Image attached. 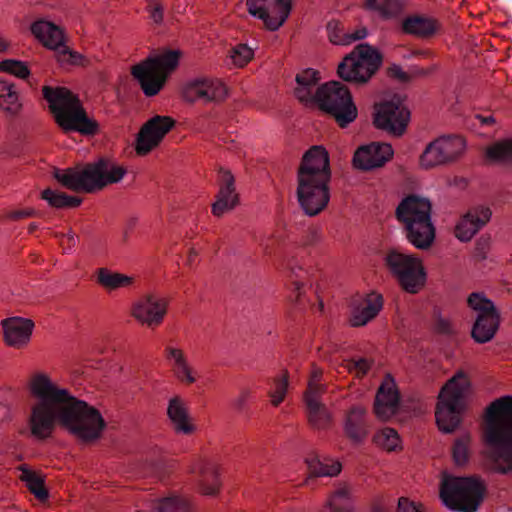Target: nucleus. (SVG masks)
<instances>
[{"label":"nucleus","instance_id":"nucleus-1","mask_svg":"<svg viewBox=\"0 0 512 512\" xmlns=\"http://www.w3.org/2000/svg\"><path fill=\"white\" fill-rule=\"evenodd\" d=\"M29 390L38 399L27 420L30 436L40 442L52 437L56 425L81 443L96 440V407L53 384L46 374H36Z\"/></svg>","mask_w":512,"mask_h":512},{"label":"nucleus","instance_id":"nucleus-2","mask_svg":"<svg viewBox=\"0 0 512 512\" xmlns=\"http://www.w3.org/2000/svg\"><path fill=\"white\" fill-rule=\"evenodd\" d=\"M330 177L327 151L321 146L311 147L303 155L297 173V197L305 214L315 216L327 206Z\"/></svg>","mask_w":512,"mask_h":512},{"label":"nucleus","instance_id":"nucleus-3","mask_svg":"<svg viewBox=\"0 0 512 512\" xmlns=\"http://www.w3.org/2000/svg\"><path fill=\"white\" fill-rule=\"evenodd\" d=\"M510 397L493 401L486 414L483 427V441L487 456L501 474L512 472V413L509 410Z\"/></svg>","mask_w":512,"mask_h":512},{"label":"nucleus","instance_id":"nucleus-4","mask_svg":"<svg viewBox=\"0 0 512 512\" xmlns=\"http://www.w3.org/2000/svg\"><path fill=\"white\" fill-rule=\"evenodd\" d=\"M43 98L55 123L64 132H79L82 135L96 133V121L91 120L78 95L63 86L42 87Z\"/></svg>","mask_w":512,"mask_h":512},{"label":"nucleus","instance_id":"nucleus-5","mask_svg":"<svg viewBox=\"0 0 512 512\" xmlns=\"http://www.w3.org/2000/svg\"><path fill=\"white\" fill-rule=\"evenodd\" d=\"M431 210L427 198L414 194L405 197L396 209L397 219L404 226L407 240L421 250L430 248L435 239Z\"/></svg>","mask_w":512,"mask_h":512},{"label":"nucleus","instance_id":"nucleus-6","mask_svg":"<svg viewBox=\"0 0 512 512\" xmlns=\"http://www.w3.org/2000/svg\"><path fill=\"white\" fill-rule=\"evenodd\" d=\"M485 487L475 477H456L443 473L440 498L449 509L459 512H475L483 500Z\"/></svg>","mask_w":512,"mask_h":512},{"label":"nucleus","instance_id":"nucleus-7","mask_svg":"<svg viewBox=\"0 0 512 512\" xmlns=\"http://www.w3.org/2000/svg\"><path fill=\"white\" fill-rule=\"evenodd\" d=\"M468 387L467 377L459 372L442 388L435 417L438 428L444 433H452L459 426Z\"/></svg>","mask_w":512,"mask_h":512},{"label":"nucleus","instance_id":"nucleus-8","mask_svg":"<svg viewBox=\"0 0 512 512\" xmlns=\"http://www.w3.org/2000/svg\"><path fill=\"white\" fill-rule=\"evenodd\" d=\"M179 58L178 51H167L132 67L131 73L146 96L152 97L159 93L168 75L178 66Z\"/></svg>","mask_w":512,"mask_h":512},{"label":"nucleus","instance_id":"nucleus-9","mask_svg":"<svg viewBox=\"0 0 512 512\" xmlns=\"http://www.w3.org/2000/svg\"><path fill=\"white\" fill-rule=\"evenodd\" d=\"M327 112L340 127H346L357 117V108L347 87L340 82H327L316 89L311 101Z\"/></svg>","mask_w":512,"mask_h":512},{"label":"nucleus","instance_id":"nucleus-10","mask_svg":"<svg viewBox=\"0 0 512 512\" xmlns=\"http://www.w3.org/2000/svg\"><path fill=\"white\" fill-rule=\"evenodd\" d=\"M384 264L401 288L408 293H417L426 282L424 266L420 258L413 254L390 249L385 253Z\"/></svg>","mask_w":512,"mask_h":512},{"label":"nucleus","instance_id":"nucleus-11","mask_svg":"<svg viewBox=\"0 0 512 512\" xmlns=\"http://www.w3.org/2000/svg\"><path fill=\"white\" fill-rule=\"evenodd\" d=\"M381 63V54L372 46L362 43L343 59L337 72L345 81L362 84L375 74Z\"/></svg>","mask_w":512,"mask_h":512},{"label":"nucleus","instance_id":"nucleus-12","mask_svg":"<svg viewBox=\"0 0 512 512\" xmlns=\"http://www.w3.org/2000/svg\"><path fill=\"white\" fill-rule=\"evenodd\" d=\"M468 306L478 312L472 328V337L478 343L490 341L499 327V313L494 303L483 293L473 292L468 296Z\"/></svg>","mask_w":512,"mask_h":512},{"label":"nucleus","instance_id":"nucleus-13","mask_svg":"<svg viewBox=\"0 0 512 512\" xmlns=\"http://www.w3.org/2000/svg\"><path fill=\"white\" fill-rule=\"evenodd\" d=\"M465 141L456 135L442 136L427 145L420 157L422 167L428 169L455 161L464 151Z\"/></svg>","mask_w":512,"mask_h":512},{"label":"nucleus","instance_id":"nucleus-14","mask_svg":"<svg viewBox=\"0 0 512 512\" xmlns=\"http://www.w3.org/2000/svg\"><path fill=\"white\" fill-rule=\"evenodd\" d=\"M409 118L410 113L402 97L396 94L377 106L374 123L378 128L399 136L405 131Z\"/></svg>","mask_w":512,"mask_h":512},{"label":"nucleus","instance_id":"nucleus-15","mask_svg":"<svg viewBox=\"0 0 512 512\" xmlns=\"http://www.w3.org/2000/svg\"><path fill=\"white\" fill-rule=\"evenodd\" d=\"M293 0H247L248 12L261 19L270 31L278 30L288 19Z\"/></svg>","mask_w":512,"mask_h":512},{"label":"nucleus","instance_id":"nucleus-16","mask_svg":"<svg viewBox=\"0 0 512 512\" xmlns=\"http://www.w3.org/2000/svg\"><path fill=\"white\" fill-rule=\"evenodd\" d=\"M321 374L322 371L319 369H315L312 372L304 394L308 421L316 429H324L331 422V415L321 400L322 393L324 392V386L319 383Z\"/></svg>","mask_w":512,"mask_h":512},{"label":"nucleus","instance_id":"nucleus-17","mask_svg":"<svg viewBox=\"0 0 512 512\" xmlns=\"http://www.w3.org/2000/svg\"><path fill=\"white\" fill-rule=\"evenodd\" d=\"M53 177L69 190L91 193L96 190V162L76 164L64 171L54 168Z\"/></svg>","mask_w":512,"mask_h":512},{"label":"nucleus","instance_id":"nucleus-18","mask_svg":"<svg viewBox=\"0 0 512 512\" xmlns=\"http://www.w3.org/2000/svg\"><path fill=\"white\" fill-rule=\"evenodd\" d=\"M174 125L175 120L169 116L155 115L146 121L136 138L137 153L145 155L158 146Z\"/></svg>","mask_w":512,"mask_h":512},{"label":"nucleus","instance_id":"nucleus-19","mask_svg":"<svg viewBox=\"0 0 512 512\" xmlns=\"http://www.w3.org/2000/svg\"><path fill=\"white\" fill-rule=\"evenodd\" d=\"M393 148L388 143L371 142L359 147L353 156V164L363 171L373 170L385 165L392 156Z\"/></svg>","mask_w":512,"mask_h":512},{"label":"nucleus","instance_id":"nucleus-20","mask_svg":"<svg viewBox=\"0 0 512 512\" xmlns=\"http://www.w3.org/2000/svg\"><path fill=\"white\" fill-rule=\"evenodd\" d=\"M168 302L152 293L143 295L133 306V316L148 327H156L163 322Z\"/></svg>","mask_w":512,"mask_h":512},{"label":"nucleus","instance_id":"nucleus-21","mask_svg":"<svg viewBox=\"0 0 512 512\" xmlns=\"http://www.w3.org/2000/svg\"><path fill=\"white\" fill-rule=\"evenodd\" d=\"M226 95V86L218 79L210 78H197L188 83L183 90V97L189 102L221 101Z\"/></svg>","mask_w":512,"mask_h":512},{"label":"nucleus","instance_id":"nucleus-22","mask_svg":"<svg viewBox=\"0 0 512 512\" xmlns=\"http://www.w3.org/2000/svg\"><path fill=\"white\" fill-rule=\"evenodd\" d=\"M1 326L5 344L21 349L30 342L35 324L29 318L9 317L1 321Z\"/></svg>","mask_w":512,"mask_h":512},{"label":"nucleus","instance_id":"nucleus-23","mask_svg":"<svg viewBox=\"0 0 512 512\" xmlns=\"http://www.w3.org/2000/svg\"><path fill=\"white\" fill-rule=\"evenodd\" d=\"M492 212L489 207L474 206L460 219L455 228L456 237L467 242L490 220Z\"/></svg>","mask_w":512,"mask_h":512},{"label":"nucleus","instance_id":"nucleus-24","mask_svg":"<svg viewBox=\"0 0 512 512\" xmlns=\"http://www.w3.org/2000/svg\"><path fill=\"white\" fill-rule=\"evenodd\" d=\"M219 192L212 205V213L221 216L232 210L238 203V195L235 193V179L229 170L219 169Z\"/></svg>","mask_w":512,"mask_h":512},{"label":"nucleus","instance_id":"nucleus-25","mask_svg":"<svg viewBox=\"0 0 512 512\" xmlns=\"http://www.w3.org/2000/svg\"><path fill=\"white\" fill-rule=\"evenodd\" d=\"M33 36L47 49L57 52L64 43L66 35L64 30L53 22L37 20L30 26Z\"/></svg>","mask_w":512,"mask_h":512},{"label":"nucleus","instance_id":"nucleus-26","mask_svg":"<svg viewBox=\"0 0 512 512\" xmlns=\"http://www.w3.org/2000/svg\"><path fill=\"white\" fill-rule=\"evenodd\" d=\"M399 406V393L392 379L387 378L379 387L374 402V413L386 420L393 416Z\"/></svg>","mask_w":512,"mask_h":512},{"label":"nucleus","instance_id":"nucleus-27","mask_svg":"<svg viewBox=\"0 0 512 512\" xmlns=\"http://www.w3.org/2000/svg\"><path fill=\"white\" fill-rule=\"evenodd\" d=\"M344 432L354 443H361L369 433L366 408L353 405L345 414Z\"/></svg>","mask_w":512,"mask_h":512},{"label":"nucleus","instance_id":"nucleus-28","mask_svg":"<svg viewBox=\"0 0 512 512\" xmlns=\"http://www.w3.org/2000/svg\"><path fill=\"white\" fill-rule=\"evenodd\" d=\"M401 28L405 34L428 39L436 35L440 24L433 17L424 14H412L403 19Z\"/></svg>","mask_w":512,"mask_h":512},{"label":"nucleus","instance_id":"nucleus-29","mask_svg":"<svg viewBox=\"0 0 512 512\" xmlns=\"http://www.w3.org/2000/svg\"><path fill=\"white\" fill-rule=\"evenodd\" d=\"M165 356L171 362L175 377L182 383L192 384L196 381L193 368L190 366L184 351L180 348L166 346Z\"/></svg>","mask_w":512,"mask_h":512},{"label":"nucleus","instance_id":"nucleus-30","mask_svg":"<svg viewBox=\"0 0 512 512\" xmlns=\"http://www.w3.org/2000/svg\"><path fill=\"white\" fill-rule=\"evenodd\" d=\"M484 162L512 168V137L497 140L484 150Z\"/></svg>","mask_w":512,"mask_h":512},{"label":"nucleus","instance_id":"nucleus-31","mask_svg":"<svg viewBox=\"0 0 512 512\" xmlns=\"http://www.w3.org/2000/svg\"><path fill=\"white\" fill-rule=\"evenodd\" d=\"M193 472L197 474L198 486L203 494L212 496L219 491V473L214 463L198 462L193 468Z\"/></svg>","mask_w":512,"mask_h":512},{"label":"nucleus","instance_id":"nucleus-32","mask_svg":"<svg viewBox=\"0 0 512 512\" xmlns=\"http://www.w3.org/2000/svg\"><path fill=\"white\" fill-rule=\"evenodd\" d=\"M383 299L381 295L371 294L358 305L354 306L350 318L352 326L358 327L367 324L381 310Z\"/></svg>","mask_w":512,"mask_h":512},{"label":"nucleus","instance_id":"nucleus-33","mask_svg":"<svg viewBox=\"0 0 512 512\" xmlns=\"http://www.w3.org/2000/svg\"><path fill=\"white\" fill-rule=\"evenodd\" d=\"M167 415L177 433L191 434L194 432L195 427L189 422V414L185 402L179 396L169 400Z\"/></svg>","mask_w":512,"mask_h":512},{"label":"nucleus","instance_id":"nucleus-34","mask_svg":"<svg viewBox=\"0 0 512 512\" xmlns=\"http://www.w3.org/2000/svg\"><path fill=\"white\" fill-rule=\"evenodd\" d=\"M152 512H193L191 500L177 492H170L168 495L151 501Z\"/></svg>","mask_w":512,"mask_h":512},{"label":"nucleus","instance_id":"nucleus-35","mask_svg":"<svg viewBox=\"0 0 512 512\" xmlns=\"http://www.w3.org/2000/svg\"><path fill=\"white\" fill-rule=\"evenodd\" d=\"M329 40L336 45H350L367 36L366 28H360L353 33L346 32L344 25L338 20H331L326 26Z\"/></svg>","mask_w":512,"mask_h":512},{"label":"nucleus","instance_id":"nucleus-36","mask_svg":"<svg viewBox=\"0 0 512 512\" xmlns=\"http://www.w3.org/2000/svg\"><path fill=\"white\" fill-rule=\"evenodd\" d=\"M318 73L314 69H306L296 76L295 95L301 102H311L318 87Z\"/></svg>","mask_w":512,"mask_h":512},{"label":"nucleus","instance_id":"nucleus-37","mask_svg":"<svg viewBox=\"0 0 512 512\" xmlns=\"http://www.w3.org/2000/svg\"><path fill=\"white\" fill-rule=\"evenodd\" d=\"M19 470L21 471L20 480L26 483L30 493L40 502H45L49 498V491L45 486L44 477L25 465H21Z\"/></svg>","mask_w":512,"mask_h":512},{"label":"nucleus","instance_id":"nucleus-38","mask_svg":"<svg viewBox=\"0 0 512 512\" xmlns=\"http://www.w3.org/2000/svg\"><path fill=\"white\" fill-rule=\"evenodd\" d=\"M126 174V169L115 163L98 157V190L107 185L118 183Z\"/></svg>","mask_w":512,"mask_h":512},{"label":"nucleus","instance_id":"nucleus-39","mask_svg":"<svg viewBox=\"0 0 512 512\" xmlns=\"http://www.w3.org/2000/svg\"><path fill=\"white\" fill-rule=\"evenodd\" d=\"M365 7L377 12L383 19L398 17L403 10L401 0H364Z\"/></svg>","mask_w":512,"mask_h":512},{"label":"nucleus","instance_id":"nucleus-40","mask_svg":"<svg viewBox=\"0 0 512 512\" xmlns=\"http://www.w3.org/2000/svg\"><path fill=\"white\" fill-rule=\"evenodd\" d=\"M41 198L46 200L48 204L56 209L75 208L82 203V199L77 196H71L65 192L55 191L46 188L41 192Z\"/></svg>","mask_w":512,"mask_h":512},{"label":"nucleus","instance_id":"nucleus-41","mask_svg":"<svg viewBox=\"0 0 512 512\" xmlns=\"http://www.w3.org/2000/svg\"><path fill=\"white\" fill-rule=\"evenodd\" d=\"M310 473L314 476H336L341 471V464L330 459L320 460L318 456L306 459Z\"/></svg>","mask_w":512,"mask_h":512},{"label":"nucleus","instance_id":"nucleus-42","mask_svg":"<svg viewBox=\"0 0 512 512\" xmlns=\"http://www.w3.org/2000/svg\"><path fill=\"white\" fill-rule=\"evenodd\" d=\"M327 507L330 512H351V490L347 485L339 486L331 495Z\"/></svg>","mask_w":512,"mask_h":512},{"label":"nucleus","instance_id":"nucleus-43","mask_svg":"<svg viewBox=\"0 0 512 512\" xmlns=\"http://www.w3.org/2000/svg\"><path fill=\"white\" fill-rule=\"evenodd\" d=\"M133 280L132 277L124 274L113 273L103 268L98 269V283L109 290L129 286L133 283Z\"/></svg>","mask_w":512,"mask_h":512},{"label":"nucleus","instance_id":"nucleus-44","mask_svg":"<svg viewBox=\"0 0 512 512\" xmlns=\"http://www.w3.org/2000/svg\"><path fill=\"white\" fill-rule=\"evenodd\" d=\"M0 71L14 75L20 79H27L31 72L28 65L20 60L5 59L0 61Z\"/></svg>","mask_w":512,"mask_h":512},{"label":"nucleus","instance_id":"nucleus-45","mask_svg":"<svg viewBox=\"0 0 512 512\" xmlns=\"http://www.w3.org/2000/svg\"><path fill=\"white\" fill-rule=\"evenodd\" d=\"M469 443L470 437L468 435H464L455 440L452 449V455L455 463L459 466L464 465L468 462L469 459Z\"/></svg>","mask_w":512,"mask_h":512},{"label":"nucleus","instance_id":"nucleus-46","mask_svg":"<svg viewBox=\"0 0 512 512\" xmlns=\"http://www.w3.org/2000/svg\"><path fill=\"white\" fill-rule=\"evenodd\" d=\"M56 59L61 65L69 64L80 66H84V61L86 60L82 54L71 50L65 43L56 52Z\"/></svg>","mask_w":512,"mask_h":512},{"label":"nucleus","instance_id":"nucleus-47","mask_svg":"<svg viewBox=\"0 0 512 512\" xmlns=\"http://www.w3.org/2000/svg\"><path fill=\"white\" fill-rule=\"evenodd\" d=\"M376 442L388 451H394L399 446V436L392 428H384L375 437Z\"/></svg>","mask_w":512,"mask_h":512},{"label":"nucleus","instance_id":"nucleus-48","mask_svg":"<svg viewBox=\"0 0 512 512\" xmlns=\"http://www.w3.org/2000/svg\"><path fill=\"white\" fill-rule=\"evenodd\" d=\"M0 107L11 118L18 117L23 107L19 101L18 92L13 89L10 93H7V100L0 102Z\"/></svg>","mask_w":512,"mask_h":512},{"label":"nucleus","instance_id":"nucleus-49","mask_svg":"<svg viewBox=\"0 0 512 512\" xmlns=\"http://www.w3.org/2000/svg\"><path fill=\"white\" fill-rule=\"evenodd\" d=\"M230 57L235 65L243 67L252 59L253 50L246 44H239L230 50Z\"/></svg>","mask_w":512,"mask_h":512},{"label":"nucleus","instance_id":"nucleus-50","mask_svg":"<svg viewBox=\"0 0 512 512\" xmlns=\"http://www.w3.org/2000/svg\"><path fill=\"white\" fill-rule=\"evenodd\" d=\"M275 388L273 391L269 392V396L271 397V402L274 406H278L285 398L287 388H288V379L287 375H283L274 380Z\"/></svg>","mask_w":512,"mask_h":512},{"label":"nucleus","instance_id":"nucleus-51","mask_svg":"<svg viewBox=\"0 0 512 512\" xmlns=\"http://www.w3.org/2000/svg\"><path fill=\"white\" fill-rule=\"evenodd\" d=\"M281 241L282 236L274 233H266L258 239L259 246L266 255H270L273 252L275 245Z\"/></svg>","mask_w":512,"mask_h":512},{"label":"nucleus","instance_id":"nucleus-52","mask_svg":"<svg viewBox=\"0 0 512 512\" xmlns=\"http://www.w3.org/2000/svg\"><path fill=\"white\" fill-rule=\"evenodd\" d=\"M299 273H303V270L301 268H298L297 270L295 268H291V272L289 275L292 289L294 292H296L295 300L299 301L301 296V287H302V275Z\"/></svg>","mask_w":512,"mask_h":512},{"label":"nucleus","instance_id":"nucleus-53","mask_svg":"<svg viewBox=\"0 0 512 512\" xmlns=\"http://www.w3.org/2000/svg\"><path fill=\"white\" fill-rule=\"evenodd\" d=\"M347 368L350 371L356 372L357 375H365L369 370L370 365L366 359L360 358L358 360H349L347 362Z\"/></svg>","mask_w":512,"mask_h":512},{"label":"nucleus","instance_id":"nucleus-54","mask_svg":"<svg viewBox=\"0 0 512 512\" xmlns=\"http://www.w3.org/2000/svg\"><path fill=\"white\" fill-rule=\"evenodd\" d=\"M436 330L445 335H452L455 333V329L452 325V323L445 318L438 317L435 322Z\"/></svg>","mask_w":512,"mask_h":512},{"label":"nucleus","instance_id":"nucleus-55","mask_svg":"<svg viewBox=\"0 0 512 512\" xmlns=\"http://www.w3.org/2000/svg\"><path fill=\"white\" fill-rule=\"evenodd\" d=\"M35 215H36V211L34 209L27 208V209H22V210L11 211L5 215V218L9 219V220L17 221L22 218L31 217V216H35Z\"/></svg>","mask_w":512,"mask_h":512},{"label":"nucleus","instance_id":"nucleus-56","mask_svg":"<svg viewBox=\"0 0 512 512\" xmlns=\"http://www.w3.org/2000/svg\"><path fill=\"white\" fill-rule=\"evenodd\" d=\"M397 512H422L421 509L407 498H399Z\"/></svg>","mask_w":512,"mask_h":512},{"label":"nucleus","instance_id":"nucleus-57","mask_svg":"<svg viewBox=\"0 0 512 512\" xmlns=\"http://www.w3.org/2000/svg\"><path fill=\"white\" fill-rule=\"evenodd\" d=\"M322 233L318 228H310L306 235V244L314 245L320 241Z\"/></svg>","mask_w":512,"mask_h":512},{"label":"nucleus","instance_id":"nucleus-58","mask_svg":"<svg viewBox=\"0 0 512 512\" xmlns=\"http://www.w3.org/2000/svg\"><path fill=\"white\" fill-rule=\"evenodd\" d=\"M250 395L251 391L249 389L245 388L241 390L240 395L234 400V406L237 410L241 411L244 408L245 403Z\"/></svg>","mask_w":512,"mask_h":512},{"label":"nucleus","instance_id":"nucleus-59","mask_svg":"<svg viewBox=\"0 0 512 512\" xmlns=\"http://www.w3.org/2000/svg\"><path fill=\"white\" fill-rule=\"evenodd\" d=\"M390 74H391L393 77H395V78H397V79H399V80H401V81H403V82H407V81H409V80H410L409 75H408L406 72H404V71L401 69V67H399V66H397V65H393V66L390 68Z\"/></svg>","mask_w":512,"mask_h":512},{"label":"nucleus","instance_id":"nucleus-60","mask_svg":"<svg viewBox=\"0 0 512 512\" xmlns=\"http://www.w3.org/2000/svg\"><path fill=\"white\" fill-rule=\"evenodd\" d=\"M150 17L157 24L163 20V8L160 4H156L150 11Z\"/></svg>","mask_w":512,"mask_h":512},{"label":"nucleus","instance_id":"nucleus-61","mask_svg":"<svg viewBox=\"0 0 512 512\" xmlns=\"http://www.w3.org/2000/svg\"><path fill=\"white\" fill-rule=\"evenodd\" d=\"M436 70V66L433 65L431 66L430 68H419V67H413L412 68V73L416 76H427L429 74H431L433 71Z\"/></svg>","mask_w":512,"mask_h":512},{"label":"nucleus","instance_id":"nucleus-62","mask_svg":"<svg viewBox=\"0 0 512 512\" xmlns=\"http://www.w3.org/2000/svg\"><path fill=\"white\" fill-rule=\"evenodd\" d=\"M15 88V85L13 83H9L5 80L0 79V96L6 95L7 93H10Z\"/></svg>","mask_w":512,"mask_h":512},{"label":"nucleus","instance_id":"nucleus-63","mask_svg":"<svg viewBox=\"0 0 512 512\" xmlns=\"http://www.w3.org/2000/svg\"><path fill=\"white\" fill-rule=\"evenodd\" d=\"M476 118L481 122L482 125L490 126L496 123V120L492 115L483 116L481 114H477Z\"/></svg>","mask_w":512,"mask_h":512},{"label":"nucleus","instance_id":"nucleus-64","mask_svg":"<svg viewBox=\"0 0 512 512\" xmlns=\"http://www.w3.org/2000/svg\"><path fill=\"white\" fill-rule=\"evenodd\" d=\"M431 56H432V52L430 50H412L411 53L406 56V58H411V57L428 58Z\"/></svg>","mask_w":512,"mask_h":512}]
</instances>
